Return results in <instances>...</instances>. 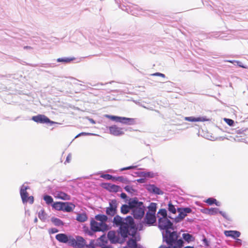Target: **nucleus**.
Instances as JSON below:
<instances>
[{"label": "nucleus", "instance_id": "nucleus-1", "mask_svg": "<svg viewBox=\"0 0 248 248\" xmlns=\"http://www.w3.org/2000/svg\"><path fill=\"white\" fill-rule=\"evenodd\" d=\"M56 239L60 243L66 244L74 248H86V241L84 238L77 235L76 239L71 235L65 233H60L56 235Z\"/></svg>", "mask_w": 248, "mask_h": 248}, {"label": "nucleus", "instance_id": "nucleus-2", "mask_svg": "<svg viewBox=\"0 0 248 248\" xmlns=\"http://www.w3.org/2000/svg\"><path fill=\"white\" fill-rule=\"evenodd\" d=\"M109 229L108 226L105 222H98L93 218L90 220V229L88 227L84 226L83 231L90 236H93L96 232H105Z\"/></svg>", "mask_w": 248, "mask_h": 248}, {"label": "nucleus", "instance_id": "nucleus-3", "mask_svg": "<svg viewBox=\"0 0 248 248\" xmlns=\"http://www.w3.org/2000/svg\"><path fill=\"white\" fill-rule=\"evenodd\" d=\"M134 204L131 209V215L133 217L137 220H140L145 214V211L146 207L144 205L143 202L140 201L138 198H134Z\"/></svg>", "mask_w": 248, "mask_h": 248}, {"label": "nucleus", "instance_id": "nucleus-4", "mask_svg": "<svg viewBox=\"0 0 248 248\" xmlns=\"http://www.w3.org/2000/svg\"><path fill=\"white\" fill-rule=\"evenodd\" d=\"M163 242H165L167 246L162 245L158 248H169L174 244L175 241L180 236V233L177 231L171 232L167 230L162 232Z\"/></svg>", "mask_w": 248, "mask_h": 248}, {"label": "nucleus", "instance_id": "nucleus-5", "mask_svg": "<svg viewBox=\"0 0 248 248\" xmlns=\"http://www.w3.org/2000/svg\"><path fill=\"white\" fill-rule=\"evenodd\" d=\"M124 224L120 229L123 228L124 230L122 231L125 232L126 238H128L129 236H132L133 232L135 231V229L133 225L134 217L131 216H128L125 218H124Z\"/></svg>", "mask_w": 248, "mask_h": 248}, {"label": "nucleus", "instance_id": "nucleus-6", "mask_svg": "<svg viewBox=\"0 0 248 248\" xmlns=\"http://www.w3.org/2000/svg\"><path fill=\"white\" fill-rule=\"evenodd\" d=\"M178 215L174 218H172L170 216L169 217L173 219V221L175 223H178L181 222L187 215L188 214L193 213L192 209L189 207H177Z\"/></svg>", "mask_w": 248, "mask_h": 248}, {"label": "nucleus", "instance_id": "nucleus-7", "mask_svg": "<svg viewBox=\"0 0 248 248\" xmlns=\"http://www.w3.org/2000/svg\"><path fill=\"white\" fill-rule=\"evenodd\" d=\"M110 221L112 222L113 226L119 228L117 231L118 233L120 235L123 240H125L126 239L125 232H123L122 231L123 230H124L123 228L120 229L124 224V218L119 215H116L114 217L113 220Z\"/></svg>", "mask_w": 248, "mask_h": 248}, {"label": "nucleus", "instance_id": "nucleus-8", "mask_svg": "<svg viewBox=\"0 0 248 248\" xmlns=\"http://www.w3.org/2000/svg\"><path fill=\"white\" fill-rule=\"evenodd\" d=\"M202 213L208 214L210 216H215L218 213L220 214L225 219L228 221H231V219L229 217L226 213L223 211H220L219 208L217 207H211L209 209H202Z\"/></svg>", "mask_w": 248, "mask_h": 248}, {"label": "nucleus", "instance_id": "nucleus-9", "mask_svg": "<svg viewBox=\"0 0 248 248\" xmlns=\"http://www.w3.org/2000/svg\"><path fill=\"white\" fill-rule=\"evenodd\" d=\"M158 227L161 231L170 230L173 228V223L167 217H159Z\"/></svg>", "mask_w": 248, "mask_h": 248}, {"label": "nucleus", "instance_id": "nucleus-10", "mask_svg": "<svg viewBox=\"0 0 248 248\" xmlns=\"http://www.w3.org/2000/svg\"><path fill=\"white\" fill-rule=\"evenodd\" d=\"M31 120L37 124H47L50 126L57 124L56 122L51 121L49 118L44 114H38L33 116Z\"/></svg>", "mask_w": 248, "mask_h": 248}, {"label": "nucleus", "instance_id": "nucleus-11", "mask_svg": "<svg viewBox=\"0 0 248 248\" xmlns=\"http://www.w3.org/2000/svg\"><path fill=\"white\" fill-rule=\"evenodd\" d=\"M156 216L146 213L143 220L140 223L139 230H141L142 225L146 226H151L156 221Z\"/></svg>", "mask_w": 248, "mask_h": 248}, {"label": "nucleus", "instance_id": "nucleus-12", "mask_svg": "<svg viewBox=\"0 0 248 248\" xmlns=\"http://www.w3.org/2000/svg\"><path fill=\"white\" fill-rule=\"evenodd\" d=\"M143 186L150 194L157 195H162L164 194V192L155 184H146Z\"/></svg>", "mask_w": 248, "mask_h": 248}, {"label": "nucleus", "instance_id": "nucleus-13", "mask_svg": "<svg viewBox=\"0 0 248 248\" xmlns=\"http://www.w3.org/2000/svg\"><path fill=\"white\" fill-rule=\"evenodd\" d=\"M30 188L28 186H25L24 184L22 185L20 187V195L22 199V202L25 204L27 203V198L29 196V193L27 192V190Z\"/></svg>", "mask_w": 248, "mask_h": 248}, {"label": "nucleus", "instance_id": "nucleus-14", "mask_svg": "<svg viewBox=\"0 0 248 248\" xmlns=\"http://www.w3.org/2000/svg\"><path fill=\"white\" fill-rule=\"evenodd\" d=\"M109 133L114 136H121L124 135V133L122 131L123 128L118 127L116 125H112L108 127Z\"/></svg>", "mask_w": 248, "mask_h": 248}, {"label": "nucleus", "instance_id": "nucleus-15", "mask_svg": "<svg viewBox=\"0 0 248 248\" xmlns=\"http://www.w3.org/2000/svg\"><path fill=\"white\" fill-rule=\"evenodd\" d=\"M131 201L128 202H126L127 204H124L121 207V213L123 215H126L128 214L130 210L131 211V209H132V206L134 204V198H132V199H130Z\"/></svg>", "mask_w": 248, "mask_h": 248}, {"label": "nucleus", "instance_id": "nucleus-16", "mask_svg": "<svg viewBox=\"0 0 248 248\" xmlns=\"http://www.w3.org/2000/svg\"><path fill=\"white\" fill-rule=\"evenodd\" d=\"M75 207V205L71 202H62V211L64 212H71L73 211Z\"/></svg>", "mask_w": 248, "mask_h": 248}, {"label": "nucleus", "instance_id": "nucleus-17", "mask_svg": "<svg viewBox=\"0 0 248 248\" xmlns=\"http://www.w3.org/2000/svg\"><path fill=\"white\" fill-rule=\"evenodd\" d=\"M184 119L190 122H205L210 120V119L207 118L206 116H199L197 117L194 116L185 117Z\"/></svg>", "mask_w": 248, "mask_h": 248}, {"label": "nucleus", "instance_id": "nucleus-18", "mask_svg": "<svg viewBox=\"0 0 248 248\" xmlns=\"http://www.w3.org/2000/svg\"><path fill=\"white\" fill-rule=\"evenodd\" d=\"M108 238L111 244H116L117 243H122L123 241H120L119 238L116 236L114 232L109 231L107 234Z\"/></svg>", "mask_w": 248, "mask_h": 248}, {"label": "nucleus", "instance_id": "nucleus-19", "mask_svg": "<svg viewBox=\"0 0 248 248\" xmlns=\"http://www.w3.org/2000/svg\"><path fill=\"white\" fill-rule=\"evenodd\" d=\"M224 234L227 237H230L235 239L240 237L241 232L236 230H226L224 232Z\"/></svg>", "mask_w": 248, "mask_h": 248}, {"label": "nucleus", "instance_id": "nucleus-20", "mask_svg": "<svg viewBox=\"0 0 248 248\" xmlns=\"http://www.w3.org/2000/svg\"><path fill=\"white\" fill-rule=\"evenodd\" d=\"M97 221H99L100 222H106L107 221H110L111 218L108 217L107 215L104 214H99L95 216L94 218Z\"/></svg>", "mask_w": 248, "mask_h": 248}, {"label": "nucleus", "instance_id": "nucleus-21", "mask_svg": "<svg viewBox=\"0 0 248 248\" xmlns=\"http://www.w3.org/2000/svg\"><path fill=\"white\" fill-rule=\"evenodd\" d=\"M146 208L148 209V211L146 213L156 215V212L157 209V204L155 202H152L146 207Z\"/></svg>", "mask_w": 248, "mask_h": 248}, {"label": "nucleus", "instance_id": "nucleus-22", "mask_svg": "<svg viewBox=\"0 0 248 248\" xmlns=\"http://www.w3.org/2000/svg\"><path fill=\"white\" fill-rule=\"evenodd\" d=\"M182 238H183L184 242H185L187 244L194 242L195 240V238L194 235L189 233H183Z\"/></svg>", "mask_w": 248, "mask_h": 248}, {"label": "nucleus", "instance_id": "nucleus-23", "mask_svg": "<svg viewBox=\"0 0 248 248\" xmlns=\"http://www.w3.org/2000/svg\"><path fill=\"white\" fill-rule=\"evenodd\" d=\"M120 123L127 125H134L136 124V119L134 118L121 117Z\"/></svg>", "mask_w": 248, "mask_h": 248}, {"label": "nucleus", "instance_id": "nucleus-24", "mask_svg": "<svg viewBox=\"0 0 248 248\" xmlns=\"http://www.w3.org/2000/svg\"><path fill=\"white\" fill-rule=\"evenodd\" d=\"M113 182H117L119 181L124 184H129L131 182L130 180H129L126 177H124L123 176H113Z\"/></svg>", "mask_w": 248, "mask_h": 248}, {"label": "nucleus", "instance_id": "nucleus-25", "mask_svg": "<svg viewBox=\"0 0 248 248\" xmlns=\"http://www.w3.org/2000/svg\"><path fill=\"white\" fill-rule=\"evenodd\" d=\"M56 197L58 199H61L64 201L70 200L71 199L70 195L63 191H58Z\"/></svg>", "mask_w": 248, "mask_h": 248}, {"label": "nucleus", "instance_id": "nucleus-26", "mask_svg": "<svg viewBox=\"0 0 248 248\" xmlns=\"http://www.w3.org/2000/svg\"><path fill=\"white\" fill-rule=\"evenodd\" d=\"M225 62H228L232 63L234 65H237L239 67H241L244 69H247L248 66L246 65H244L241 62L237 60H225Z\"/></svg>", "mask_w": 248, "mask_h": 248}, {"label": "nucleus", "instance_id": "nucleus-27", "mask_svg": "<svg viewBox=\"0 0 248 248\" xmlns=\"http://www.w3.org/2000/svg\"><path fill=\"white\" fill-rule=\"evenodd\" d=\"M185 242L182 238H177L172 244L171 247L173 248H182L184 246Z\"/></svg>", "mask_w": 248, "mask_h": 248}, {"label": "nucleus", "instance_id": "nucleus-28", "mask_svg": "<svg viewBox=\"0 0 248 248\" xmlns=\"http://www.w3.org/2000/svg\"><path fill=\"white\" fill-rule=\"evenodd\" d=\"M127 246L129 248H143L142 246L133 239H130L127 242Z\"/></svg>", "mask_w": 248, "mask_h": 248}, {"label": "nucleus", "instance_id": "nucleus-29", "mask_svg": "<svg viewBox=\"0 0 248 248\" xmlns=\"http://www.w3.org/2000/svg\"><path fill=\"white\" fill-rule=\"evenodd\" d=\"M88 219V216L85 212L79 213L77 215L76 220L79 222H84Z\"/></svg>", "mask_w": 248, "mask_h": 248}, {"label": "nucleus", "instance_id": "nucleus-30", "mask_svg": "<svg viewBox=\"0 0 248 248\" xmlns=\"http://www.w3.org/2000/svg\"><path fill=\"white\" fill-rule=\"evenodd\" d=\"M205 202L209 205H212L213 204H215L217 206H220L221 205L220 202L214 198H208L205 201Z\"/></svg>", "mask_w": 248, "mask_h": 248}, {"label": "nucleus", "instance_id": "nucleus-31", "mask_svg": "<svg viewBox=\"0 0 248 248\" xmlns=\"http://www.w3.org/2000/svg\"><path fill=\"white\" fill-rule=\"evenodd\" d=\"M124 189L129 194L133 195H137L138 193V190L133 188V186L130 185H126L124 187Z\"/></svg>", "mask_w": 248, "mask_h": 248}, {"label": "nucleus", "instance_id": "nucleus-32", "mask_svg": "<svg viewBox=\"0 0 248 248\" xmlns=\"http://www.w3.org/2000/svg\"><path fill=\"white\" fill-rule=\"evenodd\" d=\"M177 207L178 206L173 204L171 201H170L168 203L167 209L170 213L176 214L177 212Z\"/></svg>", "mask_w": 248, "mask_h": 248}, {"label": "nucleus", "instance_id": "nucleus-33", "mask_svg": "<svg viewBox=\"0 0 248 248\" xmlns=\"http://www.w3.org/2000/svg\"><path fill=\"white\" fill-rule=\"evenodd\" d=\"M51 221L56 226L60 227L64 225V222L60 218L52 217L50 219Z\"/></svg>", "mask_w": 248, "mask_h": 248}, {"label": "nucleus", "instance_id": "nucleus-34", "mask_svg": "<svg viewBox=\"0 0 248 248\" xmlns=\"http://www.w3.org/2000/svg\"><path fill=\"white\" fill-rule=\"evenodd\" d=\"M75 60V58L74 57H62L58 58L56 60L57 62H62L63 63H68L70 62H71Z\"/></svg>", "mask_w": 248, "mask_h": 248}, {"label": "nucleus", "instance_id": "nucleus-35", "mask_svg": "<svg viewBox=\"0 0 248 248\" xmlns=\"http://www.w3.org/2000/svg\"><path fill=\"white\" fill-rule=\"evenodd\" d=\"M117 212V210H115L111 207H107L106 209V215L110 216L109 217L111 218V217L114 216Z\"/></svg>", "mask_w": 248, "mask_h": 248}, {"label": "nucleus", "instance_id": "nucleus-36", "mask_svg": "<svg viewBox=\"0 0 248 248\" xmlns=\"http://www.w3.org/2000/svg\"><path fill=\"white\" fill-rule=\"evenodd\" d=\"M104 117L105 118H107L110 119V120L115 122L120 123L121 122V116L112 115L109 114H105L104 115Z\"/></svg>", "mask_w": 248, "mask_h": 248}, {"label": "nucleus", "instance_id": "nucleus-37", "mask_svg": "<svg viewBox=\"0 0 248 248\" xmlns=\"http://www.w3.org/2000/svg\"><path fill=\"white\" fill-rule=\"evenodd\" d=\"M39 218L43 222H45L47 217L44 209H42L38 214Z\"/></svg>", "mask_w": 248, "mask_h": 248}, {"label": "nucleus", "instance_id": "nucleus-38", "mask_svg": "<svg viewBox=\"0 0 248 248\" xmlns=\"http://www.w3.org/2000/svg\"><path fill=\"white\" fill-rule=\"evenodd\" d=\"M43 200L45 201L46 203L48 205H51L52 203L54 202L52 196L47 194L44 195Z\"/></svg>", "mask_w": 248, "mask_h": 248}, {"label": "nucleus", "instance_id": "nucleus-39", "mask_svg": "<svg viewBox=\"0 0 248 248\" xmlns=\"http://www.w3.org/2000/svg\"><path fill=\"white\" fill-rule=\"evenodd\" d=\"M167 215V210L165 208H161L159 209L157 214L156 215V217H165Z\"/></svg>", "mask_w": 248, "mask_h": 248}, {"label": "nucleus", "instance_id": "nucleus-40", "mask_svg": "<svg viewBox=\"0 0 248 248\" xmlns=\"http://www.w3.org/2000/svg\"><path fill=\"white\" fill-rule=\"evenodd\" d=\"M51 206H52V208L56 210L62 211V202H54Z\"/></svg>", "mask_w": 248, "mask_h": 248}, {"label": "nucleus", "instance_id": "nucleus-41", "mask_svg": "<svg viewBox=\"0 0 248 248\" xmlns=\"http://www.w3.org/2000/svg\"><path fill=\"white\" fill-rule=\"evenodd\" d=\"M56 65L55 64V63H38L35 64L33 65V66H39L41 67H44L46 68H48L50 67H55Z\"/></svg>", "mask_w": 248, "mask_h": 248}, {"label": "nucleus", "instance_id": "nucleus-42", "mask_svg": "<svg viewBox=\"0 0 248 248\" xmlns=\"http://www.w3.org/2000/svg\"><path fill=\"white\" fill-rule=\"evenodd\" d=\"M122 189L120 186L116 185L115 184H112L111 189L109 190V192L117 193L118 192H122Z\"/></svg>", "mask_w": 248, "mask_h": 248}, {"label": "nucleus", "instance_id": "nucleus-43", "mask_svg": "<svg viewBox=\"0 0 248 248\" xmlns=\"http://www.w3.org/2000/svg\"><path fill=\"white\" fill-rule=\"evenodd\" d=\"M111 183H107V182H103L101 183L100 185V186L103 188L105 189L106 190H108V192H109V190L111 189V186H112Z\"/></svg>", "mask_w": 248, "mask_h": 248}, {"label": "nucleus", "instance_id": "nucleus-44", "mask_svg": "<svg viewBox=\"0 0 248 248\" xmlns=\"http://www.w3.org/2000/svg\"><path fill=\"white\" fill-rule=\"evenodd\" d=\"M158 176V173H157V172L154 173V172L150 171H147V172L145 171V174H144L145 177H146L148 178H152L155 177V176Z\"/></svg>", "mask_w": 248, "mask_h": 248}, {"label": "nucleus", "instance_id": "nucleus-45", "mask_svg": "<svg viewBox=\"0 0 248 248\" xmlns=\"http://www.w3.org/2000/svg\"><path fill=\"white\" fill-rule=\"evenodd\" d=\"M109 206L108 207H111L115 210H117L118 203L117 202V201L115 199L111 200L109 202Z\"/></svg>", "mask_w": 248, "mask_h": 248}, {"label": "nucleus", "instance_id": "nucleus-46", "mask_svg": "<svg viewBox=\"0 0 248 248\" xmlns=\"http://www.w3.org/2000/svg\"><path fill=\"white\" fill-rule=\"evenodd\" d=\"M120 197L121 199L124 200L125 202H128L131 201L130 199L132 198H129L125 193L122 192L120 195Z\"/></svg>", "mask_w": 248, "mask_h": 248}, {"label": "nucleus", "instance_id": "nucleus-47", "mask_svg": "<svg viewBox=\"0 0 248 248\" xmlns=\"http://www.w3.org/2000/svg\"><path fill=\"white\" fill-rule=\"evenodd\" d=\"M223 120L230 126H233L234 125V121L231 119L224 118Z\"/></svg>", "mask_w": 248, "mask_h": 248}, {"label": "nucleus", "instance_id": "nucleus-48", "mask_svg": "<svg viewBox=\"0 0 248 248\" xmlns=\"http://www.w3.org/2000/svg\"><path fill=\"white\" fill-rule=\"evenodd\" d=\"M100 177L107 180H111L113 181V175L108 173L102 174Z\"/></svg>", "mask_w": 248, "mask_h": 248}, {"label": "nucleus", "instance_id": "nucleus-49", "mask_svg": "<svg viewBox=\"0 0 248 248\" xmlns=\"http://www.w3.org/2000/svg\"><path fill=\"white\" fill-rule=\"evenodd\" d=\"M81 136H98V135L96 134H94V133L82 132H81V133H79L75 137V138L80 137Z\"/></svg>", "mask_w": 248, "mask_h": 248}, {"label": "nucleus", "instance_id": "nucleus-50", "mask_svg": "<svg viewBox=\"0 0 248 248\" xmlns=\"http://www.w3.org/2000/svg\"><path fill=\"white\" fill-rule=\"evenodd\" d=\"M97 244L95 243L94 240H91L89 244L86 243V248H96Z\"/></svg>", "mask_w": 248, "mask_h": 248}, {"label": "nucleus", "instance_id": "nucleus-51", "mask_svg": "<svg viewBox=\"0 0 248 248\" xmlns=\"http://www.w3.org/2000/svg\"><path fill=\"white\" fill-rule=\"evenodd\" d=\"M119 7L121 8L122 10L128 13H131V12L129 10L130 7L128 6H126L124 4H120L119 5Z\"/></svg>", "mask_w": 248, "mask_h": 248}, {"label": "nucleus", "instance_id": "nucleus-52", "mask_svg": "<svg viewBox=\"0 0 248 248\" xmlns=\"http://www.w3.org/2000/svg\"><path fill=\"white\" fill-rule=\"evenodd\" d=\"M203 244L205 246H209L210 245V241L208 240L207 238L205 237H203L202 240Z\"/></svg>", "mask_w": 248, "mask_h": 248}, {"label": "nucleus", "instance_id": "nucleus-53", "mask_svg": "<svg viewBox=\"0 0 248 248\" xmlns=\"http://www.w3.org/2000/svg\"><path fill=\"white\" fill-rule=\"evenodd\" d=\"M58 232V229L56 228H51L48 231L49 234H54Z\"/></svg>", "mask_w": 248, "mask_h": 248}, {"label": "nucleus", "instance_id": "nucleus-54", "mask_svg": "<svg viewBox=\"0 0 248 248\" xmlns=\"http://www.w3.org/2000/svg\"><path fill=\"white\" fill-rule=\"evenodd\" d=\"M27 203L29 202L30 204H32L34 202V197L32 196H28L27 198Z\"/></svg>", "mask_w": 248, "mask_h": 248}, {"label": "nucleus", "instance_id": "nucleus-55", "mask_svg": "<svg viewBox=\"0 0 248 248\" xmlns=\"http://www.w3.org/2000/svg\"><path fill=\"white\" fill-rule=\"evenodd\" d=\"M135 181H137L138 183H140V184H143V183H145L146 182V180L145 178H140V179H138L134 181L133 182H135Z\"/></svg>", "mask_w": 248, "mask_h": 248}, {"label": "nucleus", "instance_id": "nucleus-56", "mask_svg": "<svg viewBox=\"0 0 248 248\" xmlns=\"http://www.w3.org/2000/svg\"><path fill=\"white\" fill-rule=\"evenodd\" d=\"M135 174L138 177L144 176L145 171H138L135 172Z\"/></svg>", "mask_w": 248, "mask_h": 248}, {"label": "nucleus", "instance_id": "nucleus-57", "mask_svg": "<svg viewBox=\"0 0 248 248\" xmlns=\"http://www.w3.org/2000/svg\"><path fill=\"white\" fill-rule=\"evenodd\" d=\"M152 76H158V77H162V78H165L166 77L165 74L161 73H159V72L155 73L152 74Z\"/></svg>", "mask_w": 248, "mask_h": 248}, {"label": "nucleus", "instance_id": "nucleus-58", "mask_svg": "<svg viewBox=\"0 0 248 248\" xmlns=\"http://www.w3.org/2000/svg\"><path fill=\"white\" fill-rule=\"evenodd\" d=\"M71 159V154H69L66 157V160L64 162V164H66V163L70 162Z\"/></svg>", "mask_w": 248, "mask_h": 248}, {"label": "nucleus", "instance_id": "nucleus-59", "mask_svg": "<svg viewBox=\"0 0 248 248\" xmlns=\"http://www.w3.org/2000/svg\"><path fill=\"white\" fill-rule=\"evenodd\" d=\"M86 119H88L89 120V121L92 123V124H96V122L95 120H94L92 118H91L89 117H86Z\"/></svg>", "mask_w": 248, "mask_h": 248}, {"label": "nucleus", "instance_id": "nucleus-60", "mask_svg": "<svg viewBox=\"0 0 248 248\" xmlns=\"http://www.w3.org/2000/svg\"><path fill=\"white\" fill-rule=\"evenodd\" d=\"M131 170V166L126 167H124L123 168H121L120 170V171H122L124 170Z\"/></svg>", "mask_w": 248, "mask_h": 248}, {"label": "nucleus", "instance_id": "nucleus-61", "mask_svg": "<svg viewBox=\"0 0 248 248\" xmlns=\"http://www.w3.org/2000/svg\"><path fill=\"white\" fill-rule=\"evenodd\" d=\"M235 240L238 245H241L242 244V240L241 239L237 238Z\"/></svg>", "mask_w": 248, "mask_h": 248}, {"label": "nucleus", "instance_id": "nucleus-62", "mask_svg": "<svg viewBox=\"0 0 248 248\" xmlns=\"http://www.w3.org/2000/svg\"><path fill=\"white\" fill-rule=\"evenodd\" d=\"M245 129H243V128L237 130V134H242L244 131H245Z\"/></svg>", "mask_w": 248, "mask_h": 248}, {"label": "nucleus", "instance_id": "nucleus-63", "mask_svg": "<svg viewBox=\"0 0 248 248\" xmlns=\"http://www.w3.org/2000/svg\"><path fill=\"white\" fill-rule=\"evenodd\" d=\"M23 48L24 49H27V50H32V47H31V46H24L23 47Z\"/></svg>", "mask_w": 248, "mask_h": 248}, {"label": "nucleus", "instance_id": "nucleus-64", "mask_svg": "<svg viewBox=\"0 0 248 248\" xmlns=\"http://www.w3.org/2000/svg\"><path fill=\"white\" fill-rule=\"evenodd\" d=\"M101 248H113L111 245H102Z\"/></svg>", "mask_w": 248, "mask_h": 248}]
</instances>
